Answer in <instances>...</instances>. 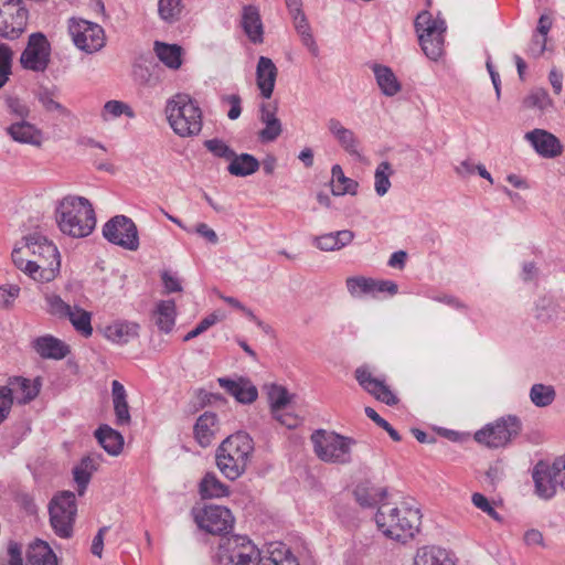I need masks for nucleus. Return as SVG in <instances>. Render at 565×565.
<instances>
[{"label":"nucleus","instance_id":"obj_35","mask_svg":"<svg viewBox=\"0 0 565 565\" xmlns=\"http://www.w3.org/2000/svg\"><path fill=\"white\" fill-rule=\"evenodd\" d=\"M376 83L385 96H395L402 88L393 71L385 65L374 64L372 67Z\"/></svg>","mask_w":565,"mask_h":565},{"label":"nucleus","instance_id":"obj_53","mask_svg":"<svg viewBox=\"0 0 565 565\" xmlns=\"http://www.w3.org/2000/svg\"><path fill=\"white\" fill-rule=\"evenodd\" d=\"M45 300L47 303V311L58 318H66L73 308L57 295H49L46 296Z\"/></svg>","mask_w":565,"mask_h":565},{"label":"nucleus","instance_id":"obj_28","mask_svg":"<svg viewBox=\"0 0 565 565\" xmlns=\"http://www.w3.org/2000/svg\"><path fill=\"white\" fill-rule=\"evenodd\" d=\"M139 324L130 321H116L106 327L105 335L117 344H127L139 335Z\"/></svg>","mask_w":565,"mask_h":565},{"label":"nucleus","instance_id":"obj_42","mask_svg":"<svg viewBox=\"0 0 565 565\" xmlns=\"http://www.w3.org/2000/svg\"><path fill=\"white\" fill-rule=\"evenodd\" d=\"M66 318L71 321L74 329L82 335H84L85 338L92 335V316L88 311L78 307H73L70 311V315H67Z\"/></svg>","mask_w":565,"mask_h":565},{"label":"nucleus","instance_id":"obj_5","mask_svg":"<svg viewBox=\"0 0 565 565\" xmlns=\"http://www.w3.org/2000/svg\"><path fill=\"white\" fill-rule=\"evenodd\" d=\"M168 121L180 137H192L202 130V111L189 95L177 94L166 106Z\"/></svg>","mask_w":565,"mask_h":565},{"label":"nucleus","instance_id":"obj_33","mask_svg":"<svg viewBox=\"0 0 565 565\" xmlns=\"http://www.w3.org/2000/svg\"><path fill=\"white\" fill-rule=\"evenodd\" d=\"M26 565H58V559L46 542L38 541L29 546Z\"/></svg>","mask_w":565,"mask_h":565},{"label":"nucleus","instance_id":"obj_25","mask_svg":"<svg viewBox=\"0 0 565 565\" xmlns=\"http://www.w3.org/2000/svg\"><path fill=\"white\" fill-rule=\"evenodd\" d=\"M533 480L539 497L543 499L553 498L556 493V487L558 486L554 470V462L551 467H546L544 469H540L539 466H536L533 472Z\"/></svg>","mask_w":565,"mask_h":565},{"label":"nucleus","instance_id":"obj_2","mask_svg":"<svg viewBox=\"0 0 565 565\" xmlns=\"http://www.w3.org/2000/svg\"><path fill=\"white\" fill-rule=\"evenodd\" d=\"M55 217L61 232L76 238L88 236L96 226L93 205L83 196L63 198L55 209Z\"/></svg>","mask_w":565,"mask_h":565},{"label":"nucleus","instance_id":"obj_30","mask_svg":"<svg viewBox=\"0 0 565 565\" xmlns=\"http://www.w3.org/2000/svg\"><path fill=\"white\" fill-rule=\"evenodd\" d=\"M177 317V307L173 300H160L156 305L153 319L160 331L169 333L172 331Z\"/></svg>","mask_w":565,"mask_h":565},{"label":"nucleus","instance_id":"obj_27","mask_svg":"<svg viewBox=\"0 0 565 565\" xmlns=\"http://www.w3.org/2000/svg\"><path fill=\"white\" fill-rule=\"evenodd\" d=\"M242 26L253 43H262L264 28L258 9L255 6H245L242 14Z\"/></svg>","mask_w":565,"mask_h":565},{"label":"nucleus","instance_id":"obj_47","mask_svg":"<svg viewBox=\"0 0 565 565\" xmlns=\"http://www.w3.org/2000/svg\"><path fill=\"white\" fill-rule=\"evenodd\" d=\"M182 8V0H159L158 2V13L168 23L180 19Z\"/></svg>","mask_w":565,"mask_h":565},{"label":"nucleus","instance_id":"obj_45","mask_svg":"<svg viewBox=\"0 0 565 565\" xmlns=\"http://www.w3.org/2000/svg\"><path fill=\"white\" fill-rule=\"evenodd\" d=\"M348 291L352 297H361L375 290L376 281L363 276L349 277L345 281Z\"/></svg>","mask_w":565,"mask_h":565},{"label":"nucleus","instance_id":"obj_14","mask_svg":"<svg viewBox=\"0 0 565 565\" xmlns=\"http://www.w3.org/2000/svg\"><path fill=\"white\" fill-rule=\"evenodd\" d=\"M68 31L74 44L86 53L97 52L105 45V32L96 23L71 19Z\"/></svg>","mask_w":565,"mask_h":565},{"label":"nucleus","instance_id":"obj_11","mask_svg":"<svg viewBox=\"0 0 565 565\" xmlns=\"http://www.w3.org/2000/svg\"><path fill=\"white\" fill-rule=\"evenodd\" d=\"M29 11L22 0H0V36L14 40L26 29Z\"/></svg>","mask_w":565,"mask_h":565},{"label":"nucleus","instance_id":"obj_24","mask_svg":"<svg viewBox=\"0 0 565 565\" xmlns=\"http://www.w3.org/2000/svg\"><path fill=\"white\" fill-rule=\"evenodd\" d=\"M218 420L214 413L205 412L194 425V437L201 447H209L218 431Z\"/></svg>","mask_w":565,"mask_h":565},{"label":"nucleus","instance_id":"obj_19","mask_svg":"<svg viewBox=\"0 0 565 565\" xmlns=\"http://www.w3.org/2000/svg\"><path fill=\"white\" fill-rule=\"evenodd\" d=\"M9 390V397L18 401L19 404H26L33 401L40 393V379L31 381L22 376L11 377L8 384L2 386Z\"/></svg>","mask_w":565,"mask_h":565},{"label":"nucleus","instance_id":"obj_40","mask_svg":"<svg viewBox=\"0 0 565 565\" xmlns=\"http://www.w3.org/2000/svg\"><path fill=\"white\" fill-rule=\"evenodd\" d=\"M230 493L228 487L221 482L213 472H207L200 482L203 499L223 498Z\"/></svg>","mask_w":565,"mask_h":565},{"label":"nucleus","instance_id":"obj_55","mask_svg":"<svg viewBox=\"0 0 565 565\" xmlns=\"http://www.w3.org/2000/svg\"><path fill=\"white\" fill-rule=\"evenodd\" d=\"M6 105L9 113L15 116L18 120H25L30 116L29 106L18 97L10 96L6 98Z\"/></svg>","mask_w":565,"mask_h":565},{"label":"nucleus","instance_id":"obj_56","mask_svg":"<svg viewBox=\"0 0 565 565\" xmlns=\"http://www.w3.org/2000/svg\"><path fill=\"white\" fill-rule=\"evenodd\" d=\"M217 321H218V317L215 313H211V315L206 316L199 322V324L194 329H192L190 332H188L184 335L183 341L188 342V341L199 337L200 334L205 332L207 329H210L212 326H214Z\"/></svg>","mask_w":565,"mask_h":565},{"label":"nucleus","instance_id":"obj_3","mask_svg":"<svg viewBox=\"0 0 565 565\" xmlns=\"http://www.w3.org/2000/svg\"><path fill=\"white\" fill-rule=\"evenodd\" d=\"M253 450L254 443L248 434H233L216 450L217 468L227 479L236 480L246 470Z\"/></svg>","mask_w":565,"mask_h":565},{"label":"nucleus","instance_id":"obj_6","mask_svg":"<svg viewBox=\"0 0 565 565\" xmlns=\"http://www.w3.org/2000/svg\"><path fill=\"white\" fill-rule=\"evenodd\" d=\"M414 24L423 52L428 58L437 61L444 54L445 21L433 18L428 11H422Z\"/></svg>","mask_w":565,"mask_h":565},{"label":"nucleus","instance_id":"obj_54","mask_svg":"<svg viewBox=\"0 0 565 565\" xmlns=\"http://www.w3.org/2000/svg\"><path fill=\"white\" fill-rule=\"evenodd\" d=\"M472 504L497 522H502V516L495 511L486 495L475 492L471 495Z\"/></svg>","mask_w":565,"mask_h":565},{"label":"nucleus","instance_id":"obj_61","mask_svg":"<svg viewBox=\"0 0 565 565\" xmlns=\"http://www.w3.org/2000/svg\"><path fill=\"white\" fill-rule=\"evenodd\" d=\"M161 279L164 287V291L167 294L182 291V286L179 279L172 276L169 271H163L161 275Z\"/></svg>","mask_w":565,"mask_h":565},{"label":"nucleus","instance_id":"obj_16","mask_svg":"<svg viewBox=\"0 0 565 565\" xmlns=\"http://www.w3.org/2000/svg\"><path fill=\"white\" fill-rule=\"evenodd\" d=\"M327 127L344 152L358 160L362 159L361 141L353 130L344 127L337 118H330Z\"/></svg>","mask_w":565,"mask_h":565},{"label":"nucleus","instance_id":"obj_57","mask_svg":"<svg viewBox=\"0 0 565 565\" xmlns=\"http://www.w3.org/2000/svg\"><path fill=\"white\" fill-rule=\"evenodd\" d=\"M26 253L28 252H26L25 247L24 248L15 247L11 254L12 262L17 266V268L22 270L24 274H26L30 278H32L34 280L35 275H33V269H32L33 266H29L28 263L30 262V259L24 258V255Z\"/></svg>","mask_w":565,"mask_h":565},{"label":"nucleus","instance_id":"obj_1","mask_svg":"<svg viewBox=\"0 0 565 565\" xmlns=\"http://www.w3.org/2000/svg\"><path fill=\"white\" fill-rule=\"evenodd\" d=\"M422 516L419 508L407 502L397 505L382 503L375 514V522L385 537L406 542L419 532Z\"/></svg>","mask_w":565,"mask_h":565},{"label":"nucleus","instance_id":"obj_34","mask_svg":"<svg viewBox=\"0 0 565 565\" xmlns=\"http://www.w3.org/2000/svg\"><path fill=\"white\" fill-rule=\"evenodd\" d=\"M153 51L167 67L171 70H178L182 65V47L178 44H169L160 41H156Z\"/></svg>","mask_w":565,"mask_h":565},{"label":"nucleus","instance_id":"obj_22","mask_svg":"<svg viewBox=\"0 0 565 565\" xmlns=\"http://www.w3.org/2000/svg\"><path fill=\"white\" fill-rule=\"evenodd\" d=\"M6 132L19 143L41 147L43 132L35 125L25 120H17L6 128Z\"/></svg>","mask_w":565,"mask_h":565},{"label":"nucleus","instance_id":"obj_15","mask_svg":"<svg viewBox=\"0 0 565 565\" xmlns=\"http://www.w3.org/2000/svg\"><path fill=\"white\" fill-rule=\"evenodd\" d=\"M51 44L46 36L41 33H32L29 36L26 47L21 54V65L34 72H44L50 63Z\"/></svg>","mask_w":565,"mask_h":565},{"label":"nucleus","instance_id":"obj_9","mask_svg":"<svg viewBox=\"0 0 565 565\" xmlns=\"http://www.w3.org/2000/svg\"><path fill=\"white\" fill-rule=\"evenodd\" d=\"M49 513L54 533L62 539H70L77 513L75 494L72 491H62L54 495L49 504Z\"/></svg>","mask_w":565,"mask_h":565},{"label":"nucleus","instance_id":"obj_44","mask_svg":"<svg viewBox=\"0 0 565 565\" xmlns=\"http://www.w3.org/2000/svg\"><path fill=\"white\" fill-rule=\"evenodd\" d=\"M393 174L392 164L388 161H382L374 173V189L379 196H384L390 188V177Z\"/></svg>","mask_w":565,"mask_h":565},{"label":"nucleus","instance_id":"obj_52","mask_svg":"<svg viewBox=\"0 0 565 565\" xmlns=\"http://www.w3.org/2000/svg\"><path fill=\"white\" fill-rule=\"evenodd\" d=\"M204 147L218 158L232 161L235 156V151L231 149L223 140L217 138L205 140Z\"/></svg>","mask_w":565,"mask_h":565},{"label":"nucleus","instance_id":"obj_63","mask_svg":"<svg viewBox=\"0 0 565 565\" xmlns=\"http://www.w3.org/2000/svg\"><path fill=\"white\" fill-rule=\"evenodd\" d=\"M8 562L3 565H23L21 546L11 542L8 546Z\"/></svg>","mask_w":565,"mask_h":565},{"label":"nucleus","instance_id":"obj_10","mask_svg":"<svg viewBox=\"0 0 565 565\" xmlns=\"http://www.w3.org/2000/svg\"><path fill=\"white\" fill-rule=\"evenodd\" d=\"M521 430L522 423L519 417L508 415L477 430L475 440L488 448L505 447L520 435Z\"/></svg>","mask_w":565,"mask_h":565},{"label":"nucleus","instance_id":"obj_38","mask_svg":"<svg viewBox=\"0 0 565 565\" xmlns=\"http://www.w3.org/2000/svg\"><path fill=\"white\" fill-rule=\"evenodd\" d=\"M331 191L333 195L356 194L359 183L353 179L347 178L341 166L334 164L331 169Z\"/></svg>","mask_w":565,"mask_h":565},{"label":"nucleus","instance_id":"obj_62","mask_svg":"<svg viewBox=\"0 0 565 565\" xmlns=\"http://www.w3.org/2000/svg\"><path fill=\"white\" fill-rule=\"evenodd\" d=\"M194 232L211 244H217L218 237L213 228L205 223H198Z\"/></svg>","mask_w":565,"mask_h":565},{"label":"nucleus","instance_id":"obj_23","mask_svg":"<svg viewBox=\"0 0 565 565\" xmlns=\"http://www.w3.org/2000/svg\"><path fill=\"white\" fill-rule=\"evenodd\" d=\"M32 345L43 359L62 360L70 353L68 345L53 335L39 337Z\"/></svg>","mask_w":565,"mask_h":565},{"label":"nucleus","instance_id":"obj_49","mask_svg":"<svg viewBox=\"0 0 565 565\" xmlns=\"http://www.w3.org/2000/svg\"><path fill=\"white\" fill-rule=\"evenodd\" d=\"M268 399L271 413L277 414V412H281L289 402L288 391L284 386L271 385L268 391Z\"/></svg>","mask_w":565,"mask_h":565},{"label":"nucleus","instance_id":"obj_26","mask_svg":"<svg viewBox=\"0 0 565 565\" xmlns=\"http://www.w3.org/2000/svg\"><path fill=\"white\" fill-rule=\"evenodd\" d=\"M102 455L90 454L84 457L81 462L73 469L74 480L78 488V494L83 495L94 471L97 470Z\"/></svg>","mask_w":565,"mask_h":565},{"label":"nucleus","instance_id":"obj_50","mask_svg":"<svg viewBox=\"0 0 565 565\" xmlns=\"http://www.w3.org/2000/svg\"><path fill=\"white\" fill-rule=\"evenodd\" d=\"M107 115H110L113 117H119L121 115H126L129 118H134L135 111L128 104H126L124 102L108 100L104 105V109H103V114H102V116L105 120H107Z\"/></svg>","mask_w":565,"mask_h":565},{"label":"nucleus","instance_id":"obj_20","mask_svg":"<svg viewBox=\"0 0 565 565\" xmlns=\"http://www.w3.org/2000/svg\"><path fill=\"white\" fill-rule=\"evenodd\" d=\"M278 68L271 58L260 56L256 66V85L263 98L269 99L274 93Z\"/></svg>","mask_w":565,"mask_h":565},{"label":"nucleus","instance_id":"obj_8","mask_svg":"<svg viewBox=\"0 0 565 565\" xmlns=\"http://www.w3.org/2000/svg\"><path fill=\"white\" fill-rule=\"evenodd\" d=\"M311 441L319 459L341 465L351 461V446L355 444L352 438L319 429L311 435Z\"/></svg>","mask_w":565,"mask_h":565},{"label":"nucleus","instance_id":"obj_12","mask_svg":"<svg viewBox=\"0 0 565 565\" xmlns=\"http://www.w3.org/2000/svg\"><path fill=\"white\" fill-rule=\"evenodd\" d=\"M103 236L111 244L135 252L139 248L138 228L126 215H116L103 226Z\"/></svg>","mask_w":565,"mask_h":565},{"label":"nucleus","instance_id":"obj_64","mask_svg":"<svg viewBox=\"0 0 565 565\" xmlns=\"http://www.w3.org/2000/svg\"><path fill=\"white\" fill-rule=\"evenodd\" d=\"M553 462L556 481H558V486L565 491V456L556 458Z\"/></svg>","mask_w":565,"mask_h":565},{"label":"nucleus","instance_id":"obj_39","mask_svg":"<svg viewBox=\"0 0 565 565\" xmlns=\"http://www.w3.org/2000/svg\"><path fill=\"white\" fill-rule=\"evenodd\" d=\"M259 169V161L249 153L236 154L230 162L227 171L235 177H247Z\"/></svg>","mask_w":565,"mask_h":565},{"label":"nucleus","instance_id":"obj_29","mask_svg":"<svg viewBox=\"0 0 565 565\" xmlns=\"http://www.w3.org/2000/svg\"><path fill=\"white\" fill-rule=\"evenodd\" d=\"M354 238V233L350 230H342L333 233L323 234L315 238L316 246L326 252L339 250L349 245Z\"/></svg>","mask_w":565,"mask_h":565},{"label":"nucleus","instance_id":"obj_43","mask_svg":"<svg viewBox=\"0 0 565 565\" xmlns=\"http://www.w3.org/2000/svg\"><path fill=\"white\" fill-rule=\"evenodd\" d=\"M556 397V392L552 385L536 383L530 390V399L536 407L550 406Z\"/></svg>","mask_w":565,"mask_h":565},{"label":"nucleus","instance_id":"obj_36","mask_svg":"<svg viewBox=\"0 0 565 565\" xmlns=\"http://www.w3.org/2000/svg\"><path fill=\"white\" fill-rule=\"evenodd\" d=\"M414 565H452L448 552L437 546H425L417 551Z\"/></svg>","mask_w":565,"mask_h":565},{"label":"nucleus","instance_id":"obj_18","mask_svg":"<svg viewBox=\"0 0 565 565\" xmlns=\"http://www.w3.org/2000/svg\"><path fill=\"white\" fill-rule=\"evenodd\" d=\"M525 139L530 141L535 151L544 158H555L562 153L563 147L559 140L551 132L543 129H534L526 132Z\"/></svg>","mask_w":565,"mask_h":565},{"label":"nucleus","instance_id":"obj_48","mask_svg":"<svg viewBox=\"0 0 565 565\" xmlns=\"http://www.w3.org/2000/svg\"><path fill=\"white\" fill-rule=\"evenodd\" d=\"M36 98L46 111H57L61 115L66 116L70 114V111L62 104L54 99V92L46 87L39 89Z\"/></svg>","mask_w":565,"mask_h":565},{"label":"nucleus","instance_id":"obj_60","mask_svg":"<svg viewBox=\"0 0 565 565\" xmlns=\"http://www.w3.org/2000/svg\"><path fill=\"white\" fill-rule=\"evenodd\" d=\"M9 390L0 386V424H2L9 416L12 408V398L9 397Z\"/></svg>","mask_w":565,"mask_h":565},{"label":"nucleus","instance_id":"obj_37","mask_svg":"<svg viewBox=\"0 0 565 565\" xmlns=\"http://www.w3.org/2000/svg\"><path fill=\"white\" fill-rule=\"evenodd\" d=\"M262 565H300L291 551L281 543L270 544Z\"/></svg>","mask_w":565,"mask_h":565},{"label":"nucleus","instance_id":"obj_4","mask_svg":"<svg viewBox=\"0 0 565 565\" xmlns=\"http://www.w3.org/2000/svg\"><path fill=\"white\" fill-rule=\"evenodd\" d=\"M25 249L33 256L28 265L34 266V281L43 284L54 280L61 268L57 247L43 235L34 233L25 237Z\"/></svg>","mask_w":565,"mask_h":565},{"label":"nucleus","instance_id":"obj_31","mask_svg":"<svg viewBox=\"0 0 565 565\" xmlns=\"http://www.w3.org/2000/svg\"><path fill=\"white\" fill-rule=\"evenodd\" d=\"M95 437L109 455L118 456L121 452L124 447V437L110 426L100 425L95 431Z\"/></svg>","mask_w":565,"mask_h":565},{"label":"nucleus","instance_id":"obj_41","mask_svg":"<svg viewBox=\"0 0 565 565\" xmlns=\"http://www.w3.org/2000/svg\"><path fill=\"white\" fill-rule=\"evenodd\" d=\"M356 502L363 508H371L379 502V499L386 497V489L370 488L365 484H359L353 491Z\"/></svg>","mask_w":565,"mask_h":565},{"label":"nucleus","instance_id":"obj_21","mask_svg":"<svg viewBox=\"0 0 565 565\" xmlns=\"http://www.w3.org/2000/svg\"><path fill=\"white\" fill-rule=\"evenodd\" d=\"M217 382L222 388L241 404H250L258 396L256 386L245 377H238L237 380L220 377Z\"/></svg>","mask_w":565,"mask_h":565},{"label":"nucleus","instance_id":"obj_7","mask_svg":"<svg viewBox=\"0 0 565 565\" xmlns=\"http://www.w3.org/2000/svg\"><path fill=\"white\" fill-rule=\"evenodd\" d=\"M218 548L221 565H262L264 559L258 547L244 535L223 537Z\"/></svg>","mask_w":565,"mask_h":565},{"label":"nucleus","instance_id":"obj_46","mask_svg":"<svg viewBox=\"0 0 565 565\" xmlns=\"http://www.w3.org/2000/svg\"><path fill=\"white\" fill-rule=\"evenodd\" d=\"M369 394L374 396L377 401L385 403L386 405H395L398 399L393 394L385 383L379 379H375L366 388H364Z\"/></svg>","mask_w":565,"mask_h":565},{"label":"nucleus","instance_id":"obj_13","mask_svg":"<svg viewBox=\"0 0 565 565\" xmlns=\"http://www.w3.org/2000/svg\"><path fill=\"white\" fill-rule=\"evenodd\" d=\"M192 514L198 526L213 535L227 534L234 524L231 510L221 505H205L199 510L193 509Z\"/></svg>","mask_w":565,"mask_h":565},{"label":"nucleus","instance_id":"obj_17","mask_svg":"<svg viewBox=\"0 0 565 565\" xmlns=\"http://www.w3.org/2000/svg\"><path fill=\"white\" fill-rule=\"evenodd\" d=\"M277 103H263L259 106V120L264 128L258 132V139L262 142H273L282 132V125L277 117Z\"/></svg>","mask_w":565,"mask_h":565},{"label":"nucleus","instance_id":"obj_32","mask_svg":"<svg viewBox=\"0 0 565 565\" xmlns=\"http://www.w3.org/2000/svg\"><path fill=\"white\" fill-rule=\"evenodd\" d=\"M111 396L114 412L117 425H128L130 423L129 406L127 403V394L124 385L115 380L111 383Z\"/></svg>","mask_w":565,"mask_h":565},{"label":"nucleus","instance_id":"obj_51","mask_svg":"<svg viewBox=\"0 0 565 565\" xmlns=\"http://www.w3.org/2000/svg\"><path fill=\"white\" fill-rule=\"evenodd\" d=\"M524 105L529 108H539L544 110L552 105V100L545 89L535 88L524 99Z\"/></svg>","mask_w":565,"mask_h":565},{"label":"nucleus","instance_id":"obj_59","mask_svg":"<svg viewBox=\"0 0 565 565\" xmlns=\"http://www.w3.org/2000/svg\"><path fill=\"white\" fill-rule=\"evenodd\" d=\"M12 50L7 44H0V75L11 74Z\"/></svg>","mask_w":565,"mask_h":565},{"label":"nucleus","instance_id":"obj_58","mask_svg":"<svg viewBox=\"0 0 565 565\" xmlns=\"http://www.w3.org/2000/svg\"><path fill=\"white\" fill-rule=\"evenodd\" d=\"M20 287L17 285L0 287V307L8 308L19 296Z\"/></svg>","mask_w":565,"mask_h":565}]
</instances>
